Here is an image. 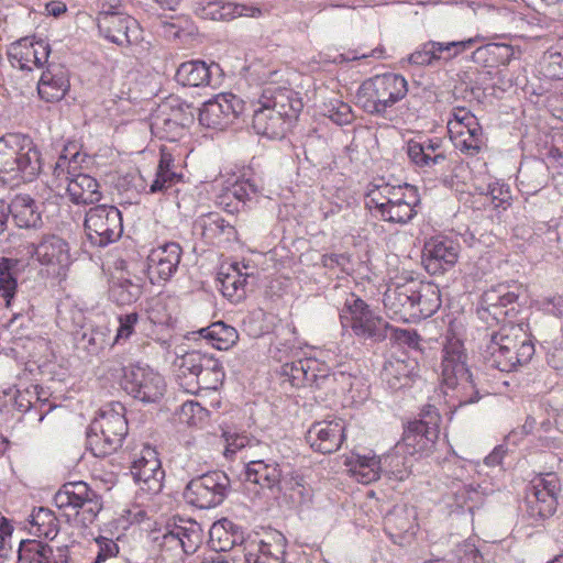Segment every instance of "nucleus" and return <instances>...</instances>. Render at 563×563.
<instances>
[{
  "label": "nucleus",
  "mask_w": 563,
  "mask_h": 563,
  "mask_svg": "<svg viewBox=\"0 0 563 563\" xmlns=\"http://www.w3.org/2000/svg\"><path fill=\"white\" fill-rule=\"evenodd\" d=\"M534 354V345L520 324L506 323L490 335L484 351V360L488 367L500 372H511L527 364Z\"/></svg>",
  "instance_id": "1"
},
{
  "label": "nucleus",
  "mask_w": 563,
  "mask_h": 563,
  "mask_svg": "<svg viewBox=\"0 0 563 563\" xmlns=\"http://www.w3.org/2000/svg\"><path fill=\"white\" fill-rule=\"evenodd\" d=\"M467 355L459 339H449L442 350L441 378L442 384L451 390L459 406L478 400V390L466 364Z\"/></svg>",
  "instance_id": "2"
},
{
  "label": "nucleus",
  "mask_w": 563,
  "mask_h": 563,
  "mask_svg": "<svg viewBox=\"0 0 563 563\" xmlns=\"http://www.w3.org/2000/svg\"><path fill=\"white\" fill-rule=\"evenodd\" d=\"M175 367L179 387L189 394L217 390L224 379L221 363L217 358L197 351L177 357Z\"/></svg>",
  "instance_id": "3"
},
{
  "label": "nucleus",
  "mask_w": 563,
  "mask_h": 563,
  "mask_svg": "<svg viewBox=\"0 0 563 563\" xmlns=\"http://www.w3.org/2000/svg\"><path fill=\"white\" fill-rule=\"evenodd\" d=\"M125 408L121 402L104 406L87 430V449L95 456L115 452L128 433Z\"/></svg>",
  "instance_id": "4"
},
{
  "label": "nucleus",
  "mask_w": 563,
  "mask_h": 563,
  "mask_svg": "<svg viewBox=\"0 0 563 563\" xmlns=\"http://www.w3.org/2000/svg\"><path fill=\"white\" fill-rule=\"evenodd\" d=\"M418 200L417 190L411 185L384 184L369 191L367 206L383 221L405 224L415 217Z\"/></svg>",
  "instance_id": "5"
},
{
  "label": "nucleus",
  "mask_w": 563,
  "mask_h": 563,
  "mask_svg": "<svg viewBox=\"0 0 563 563\" xmlns=\"http://www.w3.org/2000/svg\"><path fill=\"white\" fill-rule=\"evenodd\" d=\"M407 92V80L401 75L388 73L365 80L356 98L366 113L386 117L387 110L405 98Z\"/></svg>",
  "instance_id": "6"
},
{
  "label": "nucleus",
  "mask_w": 563,
  "mask_h": 563,
  "mask_svg": "<svg viewBox=\"0 0 563 563\" xmlns=\"http://www.w3.org/2000/svg\"><path fill=\"white\" fill-rule=\"evenodd\" d=\"M41 169L40 151L30 140H24L20 146L16 137L0 140V177L3 181H32Z\"/></svg>",
  "instance_id": "7"
},
{
  "label": "nucleus",
  "mask_w": 563,
  "mask_h": 563,
  "mask_svg": "<svg viewBox=\"0 0 563 563\" xmlns=\"http://www.w3.org/2000/svg\"><path fill=\"white\" fill-rule=\"evenodd\" d=\"M65 148L55 164L53 175L58 181V186L65 185L70 200L76 205L96 203L101 199L98 181L82 173L76 174L80 163L78 152L68 157Z\"/></svg>",
  "instance_id": "8"
},
{
  "label": "nucleus",
  "mask_w": 563,
  "mask_h": 563,
  "mask_svg": "<svg viewBox=\"0 0 563 563\" xmlns=\"http://www.w3.org/2000/svg\"><path fill=\"white\" fill-rule=\"evenodd\" d=\"M54 504L67 517H79L84 526L95 521L102 509V500L85 482L64 484L54 496Z\"/></svg>",
  "instance_id": "9"
},
{
  "label": "nucleus",
  "mask_w": 563,
  "mask_h": 563,
  "mask_svg": "<svg viewBox=\"0 0 563 563\" xmlns=\"http://www.w3.org/2000/svg\"><path fill=\"white\" fill-rule=\"evenodd\" d=\"M231 490V481L222 471H211L189 481L184 490L188 504L211 509L221 505Z\"/></svg>",
  "instance_id": "10"
},
{
  "label": "nucleus",
  "mask_w": 563,
  "mask_h": 563,
  "mask_svg": "<svg viewBox=\"0 0 563 563\" xmlns=\"http://www.w3.org/2000/svg\"><path fill=\"white\" fill-rule=\"evenodd\" d=\"M440 420L437 409L428 406L422 410L420 419L408 423L397 450L410 456L431 452L439 435Z\"/></svg>",
  "instance_id": "11"
},
{
  "label": "nucleus",
  "mask_w": 563,
  "mask_h": 563,
  "mask_svg": "<svg viewBox=\"0 0 563 563\" xmlns=\"http://www.w3.org/2000/svg\"><path fill=\"white\" fill-rule=\"evenodd\" d=\"M84 225L89 241L100 247L117 241L123 232L121 212L113 206L90 208Z\"/></svg>",
  "instance_id": "12"
},
{
  "label": "nucleus",
  "mask_w": 563,
  "mask_h": 563,
  "mask_svg": "<svg viewBox=\"0 0 563 563\" xmlns=\"http://www.w3.org/2000/svg\"><path fill=\"white\" fill-rule=\"evenodd\" d=\"M341 323L351 327L355 335L380 341L385 338L386 323L375 316L361 298L351 295L340 314Z\"/></svg>",
  "instance_id": "13"
},
{
  "label": "nucleus",
  "mask_w": 563,
  "mask_h": 563,
  "mask_svg": "<svg viewBox=\"0 0 563 563\" xmlns=\"http://www.w3.org/2000/svg\"><path fill=\"white\" fill-rule=\"evenodd\" d=\"M123 389L143 402H155L164 395L166 384L161 374L150 366L131 365L123 369Z\"/></svg>",
  "instance_id": "14"
},
{
  "label": "nucleus",
  "mask_w": 563,
  "mask_h": 563,
  "mask_svg": "<svg viewBox=\"0 0 563 563\" xmlns=\"http://www.w3.org/2000/svg\"><path fill=\"white\" fill-rule=\"evenodd\" d=\"M245 102L231 92H224L206 101L199 110V122L210 129L223 130L244 113Z\"/></svg>",
  "instance_id": "15"
},
{
  "label": "nucleus",
  "mask_w": 563,
  "mask_h": 563,
  "mask_svg": "<svg viewBox=\"0 0 563 563\" xmlns=\"http://www.w3.org/2000/svg\"><path fill=\"white\" fill-rule=\"evenodd\" d=\"M291 473V465L274 457L263 456L251 460L246 464L245 481L268 490L274 498L279 497L280 482L285 474Z\"/></svg>",
  "instance_id": "16"
},
{
  "label": "nucleus",
  "mask_w": 563,
  "mask_h": 563,
  "mask_svg": "<svg viewBox=\"0 0 563 563\" xmlns=\"http://www.w3.org/2000/svg\"><path fill=\"white\" fill-rule=\"evenodd\" d=\"M481 41L479 36L460 41H428L409 56V63L417 66H437L448 63L462 53L471 49Z\"/></svg>",
  "instance_id": "17"
},
{
  "label": "nucleus",
  "mask_w": 563,
  "mask_h": 563,
  "mask_svg": "<svg viewBox=\"0 0 563 563\" xmlns=\"http://www.w3.org/2000/svg\"><path fill=\"white\" fill-rule=\"evenodd\" d=\"M522 294L520 285L498 284L486 290L479 302L478 313L482 318L490 314L498 322L517 313L518 299Z\"/></svg>",
  "instance_id": "18"
},
{
  "label": "nucleus",
  "mask_w": 563,
  "mask_h": 563,
  "mask_svg": "<svg viewBox=\"0 0 563 563\" xmlns=\"http://www.w3.org/2000/svg\"><path fill=\"white\" fill-rule=\"evenodd\" d=\"M131 473L143 492L155 495L162 490L165 472L154 448L143 445L134 455Z\"/></svg>",
  "instance_id": "19"
},
{
  "label": "nucleus",
  "mask_w": 563,
  "mask_h": 563,
  "mask_svg": "<svg viewBox=\"0 0 563 563\" xmlns=\"http://www.w3.org/2000/svg\"><path fill=\"white\" fill-rule=\"evenodd\" d=\"M448 129L456 148L468 155H476L484 145L483 131L477 119L465 109H456Z\"/></svg>",
  "instance_id": "20"
},
{
  "label": "nucleus",
  "mask_w": 563,
  "mask_h": 563,
  "mask_svg": "<svg viewBox=\"0 0 563 563\" xmlns=\"http://www.w3.org/2000/svg\"><path fill=\"white\" fill-rule=\"evenodd\" d=\"M32 254L35 260L47 266L52 274L65 277L73 258L69 244L58 235H44L37 244H32Z\"/></svg>",
  "instance_id": "21"
},
{
  "label": "nucleus",
  "mask_w": 563,
  "mask_h": 563,
  "mask_svg": "<svg viewBox=\"0 0 563 563\" xmlns=\"http://www.w3.org/2000/svg\"><path fill=\"white\" fill-rule=\"evenodd\" d=\"M461 246L448 236H434L424 243L422 263L431 275L450 271L457 262Z\"/></svg>",
  "instance_id": "22"
},
{
  "label": "nucleus",
  "mask_w": 563,
  "mask_h": 563,
  "mask_svg": "<svg viewBox=\"0 0 563 563\" xmlns=\"http://www.w3.org/2000/svg\"><path fill=\"white\" fill-rule=\"evenodd\" d=\"M183 249L176 242L153 249L147 256V277L152 284L169 280L177 272Z\"/></svg>",
  "instance_id": "23"
},
{
  "label": "nucleus",
  "mask_w": 563,
  "mask_h": 563,
  "mask_svg": "<svg viewBox=\"0 0 563 563\" xmlns=\"http://www.w3.org/2000/svg\"><path fill=\"white\" fill-rule=\"evenodd\" d=\"M51 53L49 44L43 40L21 38L9 46L8 57L13 67L32 70L47 63Z\"/></svg>",
  "instance_id": "24"
},
{
  "label": "nucleus",
  "mask_w": 563,
  "mask_h": 563,
  "mask_svg": "<svg viewBox=\"0 0 563 563\" xmlns=\"http://www.w3.org/2000/svg\"><path fill=\"white\" fill-rule=\"evenodd\" d=\"M155 540L165 551L192 554L201 544L202 531L196 522H190L189 526H167L162 536L155 537Z\"/></svg>",
  "instance_id": "25"
},
{
  "label": "nucleus",
  "mask_w": 563,
  "mask_h": 563,
  "mask_svg": "<svg viewBox=\"0 0 563 563\" xmlns=\"http://www.w3.org/2000/svg\"><path fill=\"white\" fill-rule=\"evenodd\" d=\"M306 439L314 451L322 454L333 453L343 442L344 421L333 419L316 422L308 430Z\"/></svg>",
  "instance_id": "26"
},
{
  "label": "nucleus",
  "mask_w": 563,
  "mask_h": 563,
  "mask_svg": "<svg viewBox=\"0 0 563 563\" xmlns=\"http://www.w3.org/2000/svg\"><path fill=\"white\" fill-rule=\"evenodd\" d=\"M413 280L388 288L384 296V306L389 318L398 321H413Z\"/></svg>",
  "instance_id": "27"
},
{
  "label": "nucleus",
  "mask_w": 563,
  "mask_h": 563,
  "mask_svg": "<svg viewBox=\"0 0 563 563\" xmlns=\"http://www.w3.org/2000/svg\"><path fill=\"white\" fill-rule=\"evenodd\" d=\"M260 103L261 107L254 110L252 117L255 132L269 139L283 137L291 123L280 112L278 113L269 104H265L263 99Z\"/></svg>",
  "instance_id": "28"
},
{
  "label": "nucleus",
  "mask_w": 563,
  "mask_h": 563,
  "mask_svg": "<svg viewBox=\"0 0 563 563\" xmlns=\"http://www.w3.org/2000/svg\"><path fill=\"white\" fill-rule=\"evenodd\" d=\"M262 99L276 112L287 119L290 123L298 118L302 110V101L298 93L286 87H267L264 89Z\"/></svg>",
  "instance_id": "29"
},
{
  "label": "nucleus",
  "mask_w": 563,
  "mask_h": 563,
  "mask_svg": "<svg viewBox=\"0 0 563 563\" xmlns=\"http://www.w3.org/2000/svg\"><path fill=\"white\" fill-rule=\"evenodd\" d=\"M242 558V563H285L286 539L282 534L267 540L252 542Z\"/></svg>",
  "instance_id": "30"
},
{
  "label": "nucleus",
  "mask_w": 563,
  "mask_h": 563,
  "mask_svg": "<svg viewBox=\"0 0 563 563\" xmlns=\"http://www.w3.org/2000/svg\"><path fill=\"white\" fill-rule=\"evenodd\" d=\"M415 511L406 506H395L384 517V530L395 542L402 544L407 536L415 534Z\"/></svg>",
  "instance_id": "31"
},
{
  "label": "nucleus",
  "mask_w": 563,
  "mask_h": 563,
  "mask_svg": "<svg viewBox=\"0 0 563 563\" xmlns=\"http://www.w3.org/2000/svg\"><path fill=\"white\" fill-rule=\"evenodd\" d=\"M407 154L410 161L421 168H431L446 159L439 139L410 140L407 143Z\"/></svg>",
  "instance_id": "32"
},
{
  "label": "nucleus",
  "mask_w": 563,
  "mask_h": 563,
  "mask_svg": "<svg viewBox=\"0 0 563 563\" xmlns=\"http://www.w3.org/2000/svg\"><path fill=\"white\" fill-rule=\"evenodd\" d=\"M418 363L413 358H389L382 371V379L393 390H398L410 385L417 376Z\"/></svg>",
  "instance_id": "33"
},
{
  "label": "nucleus",
  "mask_w": 563,
  "mask_h": 563,
  "mask_svg": "<svg viewBox=\"0 0 563 563\" xmlns=\"http://www.w3.org/2000/svg\"><path fill=\"white\" fill-rule=\"evenodd\" d=\"M440 307L439 287L431 283L415 282L413 321L431 317Z\"/></svg>",
  "instance_id": "34"
},
{
  "label": "nucleus",
  "mask_w": 563,
  "mask_h": 563,
  "mask_svg": "<svg viewBox=\"0 0 563 563\" xmlns=\"http://www.w3.org/2000/svg\"><path fill=\"white\" fill-rule=\"evenodd\" d=\"M69 89V80L62 68H47L43 71L37 84V92L41 99L46 102L62 100Z\"/></svg>",
  "instance_id": "35"
},
{
  "label": "nucleus",
  "mask_w": 563,
  "mask_h": 563,
  "mask_svg": "<svg viewBox=\"0 0 563 563\" xmlns=\"http://www.w3.org/2000/svg\"><path fill=\"white\" fill-rule=\"evenodd\" d=\"M10 216L19 228L36 229L42 225L41 212L30 196L19 195L10 203Z\"/></svg>",
  "instance_id": "36"
},
{
  "label": "nucleus",
  "mask_w": 563,
  "mask_h": 563,
  "mask_svg": "<svg viewBox=\"0 0 563 563\" xmlns=\"http://www.w3.org/2000/svg\"><path fill=\"white\" fill-rule=\"evenodd\" d=\"M195 229L200 230L201 235L208 240L223 239L230 241L236 236L235 228L214 212L200 216L195 221Z\"/></svg>",
  "instance_id": "37"
},
{
  "label": "nucleus",
  "mask_w": 563,
  "mask_h": 563,
  "mask_svg": "<svg viewBox=\"0 0 563 563\" xmlns=\"http://www.w3.org/2000/svg\"><path fill=\"white\" fill-rule=\"evenodd\" d=\"M558 500L548 493L534 492L532 489L526 496V515L532 520V525H538L547 518H550L556 510Z\"/></svg>",
  "instance_id": "38"
},
{
  "label": "nucleus",
  "mask_w": 563,
  "mask_h": 563,
  "mask_svg": "<svg viewBox=\"0 0 563 563\" xmlns=\"http://www.w3.org/2000/svg\"><path fill=\"white\" fill-rule=\"evenodd\" d=\"M27 529L31 534L53 540L59 532V520L51 509L40 507L30 515Z\"/></svg>",
  "instance_id": "39"
},
{
  "label": "nucleus",
  "mask_w": 563,
  "mask_h": 563,
  "mask_svg": "<svg viewBox=\"0 0 563 563\" xmlns=\"http://www.w3.org/2000/svg\"><path fill=\"white\" fill-rule=\"evenodd\" d=\"M515 54L514 47L505 43H489L477 47L472 58L475 63L483 62L485 66L495 67L498 65H508Z\"/></svg>",
  "instance_id": "40"
},
{
  "label": "nucleus",
  "mask_w": 563,
  "mask_h": 563,
  "mask_svg": "<svg viewBox=\"0 0 563 563\" xmlns=\"http://www.w3.org/2000/svg\"><path fill=\"white\" fill-rule=\"evenodd\" d=\"M250 275L242 273L238 265H232L228 273L220 274L221 291L232 302H240L245 298L247 279Z\"/></svg>",
  "instance_id": "41"
},
{
  "label": "nucleus",
  "mask_w": 563,
  "mask_h": 563,
  "mask_svg": "<svg viewBox=\"0 0 563 563\" xmlns=\"http://www.w3.org/2000/svg\"><path fill=\"white\" fill-rule=\"evenodd\" d=\"M207 342L218 350H229L239 340V333L235 328L225 324L222 321L214 322L207 328L198 331Z\"/></svg>",
  "instance_id": "42"
},
{
  "label": "nucleus",
  "mask_w": 563,
  "mask_h": 563,
  "mask_svg": "<svg viewBox=\"0 0 563 563\" xmlns=\"http://www.w3.org/2000/svg\"><path fill=\"white\" fill-rule=\"evenodd\" d=\"M176 80L183 86L200 87L210 84V68L202 60L181 63L176 71Z\"/></svg>",
  "instance_id": "43"
},
{
  "label": "nucleus",
  "mask_w": 563,
  "mask_h": 563,
  "mask_svg": "<svg viewBox=\"0 0 563 563\" xmlns=\"http://www.w3.org/2000/svg\"><path fill=\"white\" fill-rule=\"evenodd\" d=\"M181 175L175 170L174 157L165 147L161 150V158L157 166L155 179L150 186V192H163L174 184L178 183Z\"/></svg>",
  "instance_id": "44"
},
{
  "label": "nucleus",
  "mask_w": 563,
  "mask_h": 563,
  "mask_svg": "<svg viewBox=\"0 0 563 563\" xmlns=\"http://www.w3.org/2000/svg\"><path fill=\"white\" fill-rule=\"evenodd\" d=\"M234 525L224 519L214 523L210 529V544L214 551V554H224V553H234L236 554V550H233L238 544V540L240 536L235 533H231L229 530H232Z\"/></svg>",
  "instance_id": "45"
},
{
  "label": "nucleus",
  "mask_w": 563,
  "mask_h": 563,
  "mask_svg": "<svg viewBox=\"0 0 563 563\" xmlns=\"http://www.w3.org/2000/svg\"><path fill=\"white\" fill-rule=\"evenodd\" d=\"M120 7L121 0H98L99 14L97 22L99 30L110 32L114 24H134V19L132 16L122 14L118 11Z\"/></svg>",
  "instance_id": "46"
},
{
  "label": "nucleus",
  "mask_w": 563,
  "mask_h": 563,
  "mask_svg": "<svg viewBox=\"0 0 563 563\" xmlns=\"http://www.w3.org/2000/svg\"><path fill=\"white\" fill-rule=\"evenodd\" d=\"M280 495L288 498L294 505H301L310 499L311 489L291 470V473L285 474L280 482Z\"/></svg>",
  "instance_id": "47"
},
{
  "label": "nucleus",
  "mask_w": 563,
  "mask_h": 563,
  "mask_svg": "<svg viewBox=\"0 0 563 563\" xmlns=\"http://www.w3.org/2000/svg\"><path fill=\"white\" fill-rule=\"evenodd\" d=\"M20 563H49L53 549L38 540H23L18 551Z\"/></svg>",
  "instance_id": "48"
},
{
  "label": "nucleus",
  "mask_w": 563,
  "mask_h": 563,
  "mask_svg": "<svg viewBox=\"0 0 563 563\" xmlns=\"http://www.w3.org/2000/svg\"><path fill=\"white\" fill-rule=\"evenodd\" d=\"M16 262L10 258H0V296L10 307L11 300L16 294L18 283L15 277Z\"/></svg>",
  "instance_id": "49"
},
{
  "label": "nucleus",
  "mask_w": 563,
  "mask_h": 563,
  "mask_svg": "<svg viewBox=\"0 0 563 563\" xmlns=\"http://www.w3.org/2000/svg\"><path fill=\"white\" fill-rule=\"evenodd\" d=\"M351 472L357 482L369 484L378 479L380 472H383L382 459L357 456Z\"/></svg>",
  "instance_id": "50"
},
{
  "label": "nucleus",
  "mask_w": 563,
  "mask_h": 563,
  "mask_svg": "<svg viewBox=\"0 0 563 563\" xmlns=\"http://www.w3.org/2000/svg\"><path fill=\"white\" fill-rule=\"evenodd\" d=\"M311 365H314V358H301L294 362L285 363L280 368V375L286 377L288 382L295 387L307 386V374L308 369H311Z\"/></svg>",
  "instance_id": "51"
},
{
  "label": "nucleus",
  "mask_w": 563,
  "mask_h": 563,
  "mask_svg": "<svg viewBox=\"0 0 563 563\" xmlns=\"http://www.w3.org/2000/svg\"><path fill=\"white\" fill-rule=\"evenodd\" d=\"M396 453L388 454L382 459L383 472L388 475L389 478L396 481H404L411 473L412 463L411 460L402 457Z\"/></svg>",
  "instance_id": "52"
},
{
  "label": "nucleus",
  "mask_w": 563,
  "mask_h": 563,
  "mask_svg": "<svg viewBox=\"0 0 563 563\" xmlns=\"http://www.w3.org/2000/svg\"><path fill=\"white\" fill-rule=\"evenodd\" d=\"M257 187L250 179H242L234 183L220 197V205H224L227 208L231 206V198L236 199L239 202L245 203L251 200L253 196L257 194Z\"/></svg>",
  "instance_id": "53"
},
{
  "label": "nucleus",
  "mask_w": 563,
  "mask_h": 563,
  "mask_svg": "<svg viewBox=\"0 0 563 563\" xmlns=\"http://www.w3.org/2000/svg\"><path fill=\"white\" fill-rule=\"evenodd\" d=\"M141 286L129 279L115 282L110 288V297L118 305H130L141 296Z\"/></svg>",
  "instance_id": "54"
},
{
  "label": "nucleus",
  "mask_w": 563,
  "mask_h": 563,
  "mask_svg": "<svg viewBox=\"0 0 563 563\" xmlns=\"http://www.w3.org/2000/svg\"><path fill=\"white\" fill-rule=\"evenodd\" d=\"M212 19L231 20L238 16H250L257 18L262 15V10L258 7L239 4V3H225L210 12Z\"/></svg>",
  "instance_id": "55"
},
{
  "label": "nucleus",
  "mask_w": 563,
  "mask_h": 563,
  "mask_svg": "<svg viewBox=\"0 0 563 563\" xmlns=\"http://www.w3.org/2000/svg\"><path fill=\"white\" fill-rule=\"evenodd\" d=\"M99 31L109 41H111L120 46H124V45H130L137 40L139 24H137V21L134 19L133 25L120 23L119 25L114 24L111 27L110 32H107L106 30H99Z\"/></svg>",
  "instance_id": "56"
},
{
  "label": "nucleus",
  "mask_w": 563,
  "mask_h": 563,
  "mask_svg": "<svg viewBox=\"0 0 563 563\" xmlns=\"http://www.w3.org/2000/svg\"><path fill=\"white\" fill-rule=\"evenodd\" d=\"M77 344L90 354H98L107 344V334L101 329L84 330L79 338H76Z\"/></svg>",
  "instance_id": "57"
},
{
  "label": "nucleus",
  "mask_w": 563,
  "mask_h": 563,
  "mask_svg": "<svg viewBox=\"0 0 563 563\" xmlns=\"http://www.w3.org/2000/svg\"><path fill=\"white\" fill-rule=\"evenodd\" d=\"M328 117L339 125L349 124L353 120L352 108L340 100L330 101Z\"/></svg>",
  "instance_id": "58"
},
{
  "label": "nucleus",
  "mask_w": 563,
  "mask_h": 563,
  "mask_svg": "<svg viewBox=\"0 0 563 563\" xmlns=\"http://www.w3.org/2000/svg\"><path fill=\"white\" fill-rule=\"evenodd\" d=\"M139 318L140 317L137 312L119 316V328L117 330L114 343H120L121 341H126L131 338V335L134 333L135 325L139 322Z\"/></svg>",
  "instance_id": "59"
},
{
  "label": "nucleus",
  "mask_w": 563,
  "mask_h": 563,
  "mask_svg": "<svg viewBox=\"0 0 563 563\" xmlns=\"http://www.w3.org/2000/svg\"><path fill=\"white\" fill-rule=\"evenodd\" d=\"M560 481L554 473H548L543 476L536 478L532 482L531 488L534 492L548 493V495L558 499V493L560 492Z\"/></svg>",
  "instance_id": "60"
},
{
  "label": "nucleus",
  "mask_w": 563,
  "mask_h": 563,
  "mask_svg": "<svg viewBox=\"0 0 563 563\" xmlns=\"http://www.w3.org/2000/svg\"><path fill=\"white\" fill-rule=\"evenodd\" d=\"M95 541L98 547V552L93 563H103L108 559L115 558L118 555L119 545L113 539L99 536Z\"/></svg>",
  "instance_id": "61"
},
{
  "label": "nucleus",
  "mask_w": 563,
  "mask_h": 563,
  "mask_svg": "<svg viewBox=\"0 0 563 563\" xmlns=\"http://www.w3.org/2000/svg\"><path fill=\"white\" fill-rule=\"evenodd\" d=\"M481 486L474 487L473 485H465L462 488H460L455 493V499L456 503L460 506L467 505L468 501L472 503V505L468 506V509L472 510L475 506L482 504L483 501V492H479Z\"/></svg>",
  "instance_id": "62"
},
{
  "label": "nucleus",
  "mask_w": 563,
  "mask_h": 563,
  "mask_svg": "<svg viewBox=\"0 0 563 563\" xmlns=\"http://www.w3.org/2000/svg\"><path fill=\"white\" fill-rule=\"evenodd\" d=\"M485 195L490 197L494 208L503 207L506 209L504 205L508 206L511 198L508 186L499 183L488 184Z\"/></svg>",
  "instance_id": "63"
},
{
  "label": "nucleus",
  "mask_w": 563,
  "mask_h": 563,
  "mask_svg": "<svg viewBox=\"0 0 563 563\" xmlns=\"http://www.w3.org/2000/svg\"><path fill=\"white\" fill-rule=\"evenodd\" d=\"M205 416V408L196 401H186L180 408V419L189 426H196Z\"/></svg>",
  "instance_id": "64"
}]
</instances>
